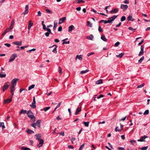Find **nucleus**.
Wrapping results in <instances>:
<instances>
[{"mask_svg": "<svg viewBox=\"0 0 150 150\" xmlns=\"http://www.w3.org/2000/svg\"><path fill=\"white\" fill-rule=\"evenodd\" d=\"M28 117L31 118V121L34 122L35 121V117L33 115V113L30 110H29L27 113Z\"/></svg>", "mask_w": 150, "mask_h": 150, "instance_id": "nucleus-1", "label": "nucleus"}, {"mask_svg": "<svg viewBox=\"0 0 150 150\" xmlns=\"http://www.w3.org/2000/svg\"><path fill=\"white\" fill-rule=\"evenodd\" d=\"M17 57V54L16 53L13 54L10 57V59H9V62H11L13 61L15 58Z\"/></svg>", "mask_w": 150, "mask_h": 150, "instance_id": "nucleus-2", "label": "nucleus"}, {"mask_svg": "<svg viewBox=\"0 0 150 150\" xmlns=\"http://www.w3.org/2000/svg\"><path fill=\"white\" fill-rule=\"evenodd\" d=\"M19 80V79L18 78H14L11 81V83L12 84L11 86H14L16 85L17 82Z\"/></svg>", "mask_w": 150, "mask_h": 150, "instance_id": "nucleus-3", "label": "nucleus"}, {"mask_svg": "<svg viewBox=\"0 0 150 150\" xmlns=\"http://www.w3.org/2000/svg\"><path fill=\"white\" fill-rule=\"evenodd\" d=\"M117 16L114 15L112 16L109 18L108 20L109 21L110 23H111Z\"/></svg>", "mask_w": 150, "mask_h": 150, "instance_id": "nucleus-4", "label": "nucleus"}, {"mask_svg": "<svg viewBox=\"0 0 150 150\" xmlns=\"http://www.w3.org/2000/svg\"><path fill=\"white\" fill-rule=\"evenodd\" d=\"M128 6L127 5L121 4L120 6V8L123 10L124 11H125L127 8Z\"/></svg>", "mask_w": 150, "mask_h": 150, "instance_id": "nucleus-5", "label": "nucleus"}, {"mask_svg": "<svg viewBox=\"0 0 150 150\" xmlns=\"http://www.w3.org/2000/svg\"><path fill=\"white\" fill-rule=\"evenodd\" d=\"M9 83V82H8L4 84L3 86V91H5L8 88L9 85H8V83Z\"/></svg>", "mask_w": 150, "mask_h": 150, "instance_id": "nucleus-6", "label": "nucleus"}, {"mask_svg": "<svg viewBox=\"0 0 150 150\" xmlns=\"http://www.w3.org/2000/svg\"><path fill=\"white\" fill-rule=\"evenodd\" d=\"M25 11L23 13L25 15L28 13V9H29V6L28 5H26L25 6Z\"/></svg>", "mask_w": 150, "mask_h": 150, "instance_id": "nucleus-7", "label": "nucleus"}, {"mask_svg": "<svg viewBox=\"0 0 150 150\" xmlns=\"http://www.w3.org/2000/svg\"><path fill=\"white\" fill-rule=\"evenodd\" d=\"M66 17H64L62 18H60L59 20V24H61L64 22L66 20Z\"/></svg>", "mask_w": 150, "mask_h": 150, "instance_id": "nucleus-8", "label": "nucleus"}, {"mask_svg": "<svg viewBox=\"0 0 150 150\" xmlns=\"http://www.w3.org/2000/svg\"><path fill=\"white\" fill-rule=\"evenodd\" d=\"M118 11V8H116L111 11H110V13L111 14L115 13H117Z\"/></svg>", "mask_w": 150, "mask_h": 150, "instance_id": "nucleus-9", "label": "nucleus"}, {"mask_svg": "<svg viewBox=\"0 0 150 150\" xmlns=\"http://www.w3.org/2000/svg\"><path fill=\"white\" fill-rule=\"evenodd\" d=\"M74 27L73 25L69 26L68 29V32L71 33L72 31L74 29Z\"/></svg>", "mask_w": 150, "mask_h": 150, "instance_id": "nucleus-10", "label": "nucleus"}, {"mask_svg": "<svg viewBox=\"0 0 150 150\" xmlns=\"http://www.w3.org/2000/svg\"><path fill=\"white\" fill-rule=\"evenodd\" d=\"M54 46H55V47L54 48V49L52 51V52H53L54 53H56L57 52V45H54L50 47V48H51L52 47H54Z\"/></svg>", "mask_w": 150, "mask_h": 150, "instance_id": "nucleus-11", "label": "nucleus"}, {"mask_svg": "<svg viewBox=\"0 0 150 150\" xmlns=\"http://www.w3.org/2000/svg\"><path fill=\"white\" fill-rule=\"evenodd\" d=\"M33 23L31 21H29V24L28 26V29L30 30L31 27L33 26Z\"/></svg>", "mask_w": 150, "mask_h": 150, "instance_id": "nucleus-12", "label": "nucleus"}, {"mask_svg": "<svg viewBox=\"0 0 150 150\" xmlns=\"http://www.w3.org/2000/svg\"><path fill=\"white\" fill-rule=\"evenodd\" d=\"M13 43L16 45L18 46H21L22 45V42H18V41H16L14 42H13Z\"/></svg>", "mask_w": 150, "mask_h": 150, "instance_id": "nucleus-13", "label": "nucleus"}, {"mask_svg": "<svg viewBox=\"0 0 150 150\" xmlns=\"http://www.w3.org/2000/svg\"><path fill=\"white\" fill-rule=\"evenodd\" d=\"M14 19H13L12 20L11 25L10 26V28L11 29H12L14 26Z\"/></svg>", "mask_w": 150, "mask_h": 150, "instance_id": "nucleus-14", "label": "nucleus"}, {"mask_svg": "<svg viewBox=\"0 0 150 150\" xmlns=\"http://www.w3.org/2000/svg\"><path fill=\"white\" fill-rule=\"evenodd\" d=\"M43 142H44V141L43 139H40L39 140V143L38 145V146L39 147H41V146H42V145L43 144Z\"/></svg>", "mask_w": 150, "mask_h": 150, "instance_id": "nucleus-15", "label": "nucleus"}, {"mask_svg": "<svg viewBox=\"0 0 150 150\" xmlns=\"http://www.w3.org/2000/svg\"><path fill=\"white\" fill-rule=\"evenodd\" d=\"M12 101V98L10 99H8L6 100H4V103H10Z\"/></svg>", "mask_w": 150, "mask_h": 150, "instance_id": "nucleus-16", "label": "nucleus"}, {"mask_svg": "<svg viewBox=\"0 0 150 150\" xmlns=\"http://www.w3.org/2000/svg\"><path fill=\"white\" fill-rule=\"evenodd\" d=\"M41 120H38L37 121L36 123H35L36 125H37L38 127L39 128L40 127V122Z\"/></svg>", "mask_w": 150, "mask_h": 150, "instance_id": "nucleus-17", "label": "nucleus"}, {"mask_svg": "<svg viewBox=\"0 0 150 150\" xmlns=\"http://www.w3.org/2000/svg\"><path fill=\"white\" fill-rule=\"evenodd\" d=\"M6 74L4 72H1L0 73V77L1 78H4L6 76Z\"/></svg>", "mask_w": 150, "mask_h": 150, "instance_id": "nucleus-18", "label": "nucleus"}, {"mask_svg": "<svg viewBox=\"0 0 150 150\" xmlns=\"http://www.w3.org/2000/svg\"><path fill=\"white\" fill-rule=\"evenodd\" d=\"M26 132L28 134H31L33 133H34V132L33 131L29 129H27L26 130Z\"/></svg>", "mask_w": 150, "mask_h": 150, "instance_id": "nucleus-19", "label": "nucleus"}, {"mask_svg": "<svg viewBox=\"0 0 150 150\" xmlns=\"http://www.w3.org/2000/svg\"><path fill=\"white\" fill-rule=\"evenodd\" d=\"M81 109L80 108L78 107L76 111V112L75 113V115H77L78 114V113L81 111Z\"/></svg>", "mask_w": 150, "mask_h": 150, "instance_id": "nucleus-20", "label": "nucleus"}, {"mask_svg": "<svg viewBox=\"0 0 150 150\" xmlns=\"http://www.w3.org/2000/svg\"><path fill=\"white\" fill-rule=\"evenodd\" d=\"M124 52H122L120 54L118 55H116V57H119L120 58H121L124 55Z\"/></svg>", "mask_w": 150, "mask_h": 150, "instance_id": "nucleus-21", "label": "nucleus"}, {"mask_svg": "<svg viewBox=\"0 0 150 150\" xmlns=\"http://www.w3.org/2000/svg\"><path fill=\"white\" fill-rule=\"evenodd\" d=\"M84 1L83 0H75V2L77 4H79L81 3H84Z\"/></svg>", "mask_w": 150, "mask_h": 150, "instance_id": "nucleus-22", "label": "nucleus"}, {"mask_svg": "<svg viewBox=\"0 0 150 150\" xmlns=\"http://www.w3.org/2000/svg\"><path fill=\"white\" fill-rule=\"evenodd\" d=\"M127 19L128 21H134V20L132 17V16L130 15L128 16Z\"/></svg>", "mask_w": 150, "mask_h": 150, "instance_id": "nucleus-23", "label": "nucleus"}, {"mask_svg": "<svg viewBox=\"0 0 150 150\" xmlns=\"http://www.w3.org/2000/svg\"><path fill=\"white\" fill-rule=\"evenodd\" d=\"M103 83L102 79H100L97 80L96 82V84H99Z\"/></svg>", "mask_w": 150, "mask_h": 150, "instance_id": "nucleus-24", "label": "nucleus"}, {"mask_svg": "<svg viewBox=\"0 0 150 150\" xmlns=\"http://www.w3.org/2000/svg\"><path fill=\"white\" fill-rule=\"evenodd\" d=\"M87 38L88 40H93V36L92 35H91L89 36H88L87 37Z\"/></svg>", "mask_w": 150, "mask_h": 150, "instance_id": "nucleus-25", "label": "nucleus"}, {"mask_svg": "<svg viewBox=\"0 0 150 150\" xmlns=\"http://www.w3.org/2000/svg\"><path fill=\"white\" fill-rule=\"evenodd\" d=\"M101 38L105 42H106L107 41V40L104 35H102L101 36Z\"/></svg>", "mask_w": 150, "mask_h": 150, "instance_id": "nucleus-26", "label": "nucleus"}, {"mask_svg": "<svg viewBox=\"0 0 150 150\" xmlns=\"http://www.w3.org/2000/svg\"><path fill=\"white\" fill-rule=\"evenodd\" d=\"M15 86H11L10 87V89L11 90V92H14L15 88Z\"/></svg>", "mask_w": 150, "mask_h": 150, "instance_id": "nucleus-27", "label": "nucleus"}, {"mask_svg": "<svg viewBox=\"0 0 150 150\" xmlns=\"http://www.w3.org/2000/svg\"><path fill=\"white\" fill-rule=\"evenodd\" d=\"M27 113V111L26 110H24L23 109H22L21 111L20 112V114H25Z\"/></svg>", "mask_w": 150, "mask_h": 150, "instance_id": "nucleus-28", "label": "nucleus"}, {"mask_svg": "<svg viewBox=\"0 0 150 150\" xmlns=\"http://www.w3.org/2000/svg\"><path fill=\"white\" fill-rule=\"evenodd\" d=\"M36 137V139L37 140H40V138L41 137V135L40 134H37L35 135Z\"/></svg>", "mask_w": 150, "mask_h": 150, "instance_id": "nucleus-29", "label": "nucleus"}, {"mask_svg": "<svg viewBox=\"0 0 150 150\" xmlns=\"http://www.w3.org/2000/svg\"><path fill=\"white\" fill-rule=\"evenodd\" d=\"M2 127V129H3L5 128V126L4 125V124L3 122L0 123V127Z\"/></svg>", "mask_w": 150, "mask_h": 150, "instance_id": "nucleus-30", "label": "nucleus"}, {"mask_svg": "<svg viewBox=\"0 0 150 150\" xmlns=\"http://www.w3.org/2000/svg\"><path fill=\"white\" fill-rule=\"evenodd\" d=\"M89 71V70L88 69H86L85 70H83L81 71L80 74H83L84 73H85Z\"/></svg>", "mask_w": 150, "mask_h": 150, "instance_id": "nucleus-31", "label": "nucleus"}, {"mask_svg": "<svg viewBox=\"0 0 150 150\" xmlns=\"http://www.w3.org/2000/svg\"><path fill=\"white\" fill-rule=\"evenodd\" d=\"M31 107L33 109H35L36 108V105L35 104H33L32 103L31 105H30Z\"/></svg>", "mask_w": 150, "mask_h": 150, "instance_id": "nucleus-32", "label": "nucleus"}, {"mask_svg": "<svg viewBox=\"0 0 150 150\" xmlns=\"http://www.w3.org/2000/svg\"><path fill=\"white\" fill-rule=\"evenodd\" d=\"M35 86V85L34 84H33L30 86H29L28 88V90H30L32 89Z\"/></svg>", "mask_w": 150, "mask_h": 150, "instance_id": "nucleus-33", "label": "nucleus"}, {"mask_svg": "<svg viewBox=\"0 0 150 150\" xmlns=\"http://www.w3.org/2000/svg\"><path fill=\"white\" fill-rule=\"evenodd\" d=\"M78 58L80 60H81L82 59V56L81 55H77L76 57V59Z\"/></svg>", "mask_w": 150, "mask_h": 150, "instance_id": "nucleus-34", "label": "nucleus"}, {"mask_svg": "<svg viewBox=\"0 0 150 150\" xmlns=\"http://www.w3.org/2000/svg\"><path fill=\"white\" fill-rule=\"evenodd\" d=\"M83 123L85 127H88L89 126V122H84Z\"/></svg>", "mask_w": 150, "mask_h": 150, "instance_id": "nucleus-35", "label": "nucleus"}, {"mask_svg": "<svg viewBox=\"0 0 150 150\" xmlns=\"http://www.w3.org/2000/svg\"><path fill=\"white\" fill-rule=\"evenodd\" d=\"M57 22H54V26L53 27V29L54 30H55L57 28Z\"/></svg>", "mask_w": 150, "mask_h": 150, "instance_id": "nucleus-36", "label": "nucleus"}, {"mask_svg": "<svg viewBox=\"0 0 150 150\" xmlns=\"http://www.w3.org/2000/svg\"><path fill=\"white\" fill-rule=\"evenodd\" d=\"M45 11L47 13H49L52 14V11H51L49 9H46Z\"/></svg>", "mask_w": 150, "mask_h": 150, "instance_id": "nucleus-37", "label": "nucleus"}, {"mask_svg": "<svg viewBox=\"0 0 150 150\" xmlns=\"http://www.w3.org/2000/svg\"><path fill=\"white\" fill-rule=\"evenodd\" d=\"M59 74L61 75L62 74V69L60 67H59Z\"/></svg>", "mask_w": 150, "mask_h": 150, "instance_id": "nucleus-38", "label": "nucleus"}, {"mask_svg": "<svg viewBox=\"0 0 150 150\" xmlns=\"http://www.w3.org/2000/svg\"><path fill=\"white\" fill-rule=\"evenodd\" d=\"M149 110H147L145 111L143 114L144 115H148L149 113Z\"/></svg>", "mask_w": 150, "mask_h": 150, "instance_id": "nucleus-39", "label": "nucleus"}, {"mask_svg": "<svg viewBox=\"0 0 150 150\" xmlns=\"http://www.w3.org/2000/svg\"><path fill=\"white\" fill-rule=\"evenodd\" d=\"M87 23L88 26L90 27H92V24L91 23V22L90 21H87Z\"/></svg>", "mask_w": 150, "mask_h": 150, "instance_id": "nucleus-40", "label": "nucleus"}, {"mask_svg": "<svg viewBox=\"0 0 150 150\" xmlns=\"http://www.w3.org/2000/svg\"><path fill=\"white\" fill-rule=\"evenodd\" d=\"M84 144H85L83 143L80 146L79 150H82L83 148V147L84 146Z\"/></svg>", "mask_w": 150, "mask_h": 150, "instance_id": "nucleus-41", "label": "nucleus"}, {"mask_svg": "<svg viewBox=\"0 0 150 150\" xmlns=\"http://www.w3.org/2000/svg\"><path fill=\"white\" fill-rule=\"evenodd\" d=\"M126 19V17L125 16H122L121 17V21H125Z\"/></svg>", "mask_w": 150, "mask_h": 150, "instance_id": "nucleus-42", "label": "nucleus"}, {"mask_svg": "<svg viewBox=\"0 0 150 150\" xmlns=\"http://www.w3.org/2000/svg\"><path fill=\"white\" fill-rule=\"evenodd\" d=\"M144 59V57L142 56V57H141V58L140 59L138 60L139 62V63H141L142 62V61Z\"/></svg>", "mask_w": 150, "mask_h": 150, "instance_id": "nucleus-43", "label": "nucleus"}, {"mask_svg": "<svg viewBox=\"0 0 150 150\" xmlns=\"http://www.w3.org/2000/svg\"><path fill=\"white\" fill-rule=\"evenodd\" d=\"M98 30L100 32H102L103 31L100 25L98 26Z\"/></svg>", "mask_w": 150, "mask_h": 150, "instance_id": "nucleus-44", "label": "nucleus"}, {"mask_svg": "<svg viewBox=\"0 0 150 150\" xmlns=\"http://www.w3.org/2000/svg\"><path fill=\"white\" fill-rule=\"evenodd\" d=\"M144 83H142L140 85H138L137 86V88H142L144 86Z\"/></svg>", "mask_w": 150, "mask_h": 150, "instance_id": "nucleus-45", "label": "nucleus"}, {"mask_svg": "<svg viewBox=\"0 0 150 150\" xmlns=\"http://www.w3.org/2000/svg\"><path fill=\"white\" fill-rule=\"evenodd\" d=\"M50 108V107H46L44 108V110L45 112H46V111L48 110Z\"/></svg>", "mask_w": 150, "mask_h": 150, "instance_id": "nucleus-46", "label": "nucleus"}, {"mask_svg": "<svg viewBox=\"0 0 150 150\" xmlns=\"http://www.w3.org/2000/svg\"><path fill=\"white\" fill-rule=\"evenodd\" d=\"M128 29L129 30H131L133 32H134L135 30L136 29H134L133 28H132V27H129Z\"/></svg>", "mask_w": 150, "mask_h": 150, "instance_id": "nucleus-47", "label": "nucleus"}, {"mask_svg": "<svg viewBox=\"0 0 150 150\" xmlns=\"http://www.w3.org/2000/svg\"><path fill=\"white\" fill-rule=\"evenodd\" d=\"M35 123H33L30 124V125L33 127L35 129H36V127H35Z\"/></svg>", "mask_w": 150, "mask_h": 150, "instance_id": "nucleus-48", "label": "nucleus"}, {"mask_svg": "<svg viewBox=\"0 0 150 150\" xmlns=\"http://www.w3.org/2000/svg\"><path fill=\"white\" fill-rule=\"evenodd\" d=\"M137 141L138 142H145V140L142 139V138L141 139H138Z\"/></svg>", "mask_w": 150, "mask_h": 150, "instance_id": "nucleus-49", "label": "nucleus"}, {"mask_svg": "<svg viewBox=\"0 0 150 150\" xmlns=\"http://www.w3.org/2000/svg\"><path fill=\"white\" fill-rule=\"evenodd\" d=\"M148 146H146L143 147L141 148L140 149H143V150H146L148 149Z\"/></svg>", "mask_w": 150, "mask_h": 150, "instance_id": "nucleus-50", "label": "nucleus"}, {"mask_svg": "<svg viewBox=\"0 0 150 150\" xmlns=\"http://www.w3.org/2000/svg\"><path fill=\"white\" fill-rule=\"evenodd\" d=\"M144 52V51H142V50H141L138 54V55L139 56H141L143 54Z\"/></svg>", "mask_w": 150, "mask_h": 150, "instance_id": "nucleus-51", "label": "nucleus"}, {"mask_svg": "<svg viewBox=\"0 0 150 150\" xmlns=\"http://www.w3.org/2000/svg\"><path fill=\"white\" fill-rule=\"evenodd\" d=\"M118 127H115V131L116 132H117V131H118L119 132H120L121 131V130H120L119 129H118Z\"/></svg>", "mask_w": 150, "mask_h": 150, "instance_id": "nucleus-52", "label": "nucleus"}, {"mask_svg": "<svg viewBox=\"0 0 150 150\" xmlns=\"http://www.w3.org/2000/svg\"><path fill=\"white\" fill-rule=\"evenodd\" d=\"M120 44V42H117L115 44V46L117 47Z\"/></svg>", "mask_w": 150, "mask_h": 150, "instance_id": "nucleus-53", "label": "nucleus"}, {"mask_svg": "<svg viewBox=\"0 0 150 150\" xmlns=\"http://www.w3.org/2000/svg\"><path fill=\"white\" fill-rule=\"evenodd\" d=\"M69 41H63V42L62 43L63 44H69Z\"/></svg>", "mask_w": 150, "mask_h": 150, "instance_id": "nucleus-54", "label": "nucleus"}, {"mask_svg": "<svg viewBox=\"0 0 150 150\" xmlns=\"http://www.w3.org/2000/svg\"><path fill=\"white\" fill-rule=\"evenodd\" d=\"M51 33H48V32H46L45 33V35L47 37H48L49 36L50 34Z\"/></svg>", "mask_w": 150, "mask_h": 150, "instance_id": "nucleus-55", "label": "nucleus"}, {"mask_svg": "<svg viewBox=\"0 0 150 150\" xmlns=\"http://www.w3.org/2000/svg\"><path fill=\"white\" fill-rule=\"evenodd\" d=\"M104 96V95L102 94L100 95L98 97V99H99L100 98H103Z\"/></svg>", "mask_w": 150, "mask_h": 150, "instance_id": "nucleus-56", "label": "nucleus"}, {"mask_svg": "<svg viewBox=\"0 0 150 150\" xmlns=\"http://www.w3.org/2000/svg\"><path fill=\"white\" fill-rule=\"evenodd\" d=\"M4 45L8 47H9L11 46V45L9 44L8 43H5L4 44Z\"/></svg>", "mask_w": 150, "mask_h": 150, "instance_id": "nucleus-57", "label": "nucleus"}, {"mask_svg": "<svg viewBox=\"0 0 150 150\" xmlns=\"http://www.w3.org/2000/svg\"><path fill=\"white\" fill-rule=\"evenodd\" d=\"M38 16H40L41 15V13L40 11H39L38 12Z\"/></svg>", "mask_w": 150, "mask_h": 150, "instance_id": "nucleus-58", "label": "nucleus"}, {"mask_svg": "<svg viewBox=\"0 0 150 150\" xmlns=\"http://www.w3.org/2000/svg\"><path fill=\"white\" fill-rule=\"evenodd\" d=\"M46 30L47 31V32H48V33H51V30L50 28H47Z\"/></svg>", "mask_w": 150, "mask_h": 150, "instance_id": "nucleus-59", "label": "nucleus"}, {"mask_svg": "<svg viewBox=\"0 0 150 150\" xmlns=\"http://www.w3.org/2000/svg\"><path fill=\"white\" fill-rule=\"evenodd\" d=\"M118 149L119 150H125L124 148L122 147H119Z\"/></svg>", "mask_w": 150, "mask_h": 150, "instance_id": "nucleus-60", "label": "nucleus"}, {"mask_svg": "<svg viewBox=\"0 0 150 150\" xmlns=\"http://www.w3.org/2000/svg\"><path fill=\"white\" fill-rule=\"evenodd\" d=\"M62 26L59 27L58 28V31H61L62 30Z\"/></svg>", "mask_w": 150, "mask_h": 150, "instance_id": "nucleus-61", "label": "nucleus"}, {"mask_svg": "<svg viewBox=\"0 0 150 150\" xmlns=\"http://www.w3.org/2000/svg\"><path fill=\"white\" fill-rule=\"evenodd\" d=\"M68 147L70 148L71 149H73L74 148V147L71 145H69L68 146Z\"/></svg>", "mask_w": 150, "mask_h": 150, "instance_id": "nucleus-62", "label": "nucleus"}, {"mask_svg": "<svg viewBox=\"0 0 150 150\" xmlns=\"http://www.w3.org/2000/svg\"><path fill=\"white\" fill-rule=\"evenodd\" d=\"M142 138L143 139H144L146 138H147L148 137L147 136H146V135H144L143 136H142Z\"/></svg>", "mask_w": 150, "mask_h": 150, "instance_id": "nucleus-63", "label": "nucleus"}, {"mask_svg": "<svg viewBox=\"0 0 150 150\" xmlns=\"http://www.w3.org/2000/svg\"><path fill=\"white\" fill-rule=\"evenodd\" d=\"M130 143L133 145L134 144L135 142V141L134 140H131L130 141Z\"/></svg>", "mask_w": 150, "mask_h": 150, "instance_id": "nucleus-64", "label": "nucleus"}]
</instances>
